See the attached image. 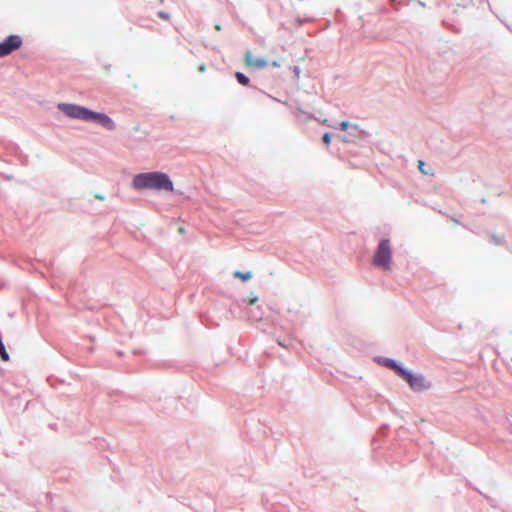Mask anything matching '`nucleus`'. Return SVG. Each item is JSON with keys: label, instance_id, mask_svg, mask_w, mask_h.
<instances>
[{"label": "nucleus", "instance_id": "obj_1", "mask_svg": "<svg viewBox=\"0 0 512 512\" xmlns=\"http://www.w3.org/2000/svg\"><path fill=\"white\" fill-rule=\"evenodd\" d=\"M58 109L70 118L98 122L108 130L115 128L112 119L104 113L94 112L85 107L68 103H59Z\"/></svg>", "mask_w": 512, "mask_h": 512}, {"label": "nucleus", "instance_id": "obj_2", "mask_svg": "<svg viewBox=\"0 0 512 512\" xmlns=\"http://www.w3.org/2000/svg\"><path fill=\"white\" fill-rule=\"evenodd\" d=\"M132 185L137 190L153 189L173 191L174 186L167 174L162 172L139 173L134 176Z\"/></svg>", "mask_w": 512, "mask_h": 512}, {"label": "nucleus", "instance_id": "obj_3", "mask_svg": "<svg viewBox=\"0 0 512 512\" xmlns=\"http://www.w3.org/2000/svg\"><path fill=\"white\" fill-rule=\"evenodd\" d=\"M392 250L388 239L382 240L373 257V264L385 271L391 270Z\"/></svg>", "mask_w": 512, "mask_h": 512}, {"label": "nucleus", "instance_id": "obj_4", "mask_svg": "<svg viewBox=\"0 0 512 512\" xmlns=\"http://www.w3.org/2000/svg\"><path fill=\"white\" fill-rule=\"evenodd\" d=\"M398 375L415 391H423L430 387L429 383L422 375H414L403 368H398Z\"/></svg>", "mask_w": 512, "mask_h": 512}, {"label": "nucleus", "instance_id": "obj_5", "mask_svg": "<svg viewBox=\"0 0 512 512\" xmlns=\"http://www.w3.org/2000/svg\"><path fill=\"white\" fill-rule=\"evenodd\" d=\"M22 38L19 35H10L0 42V57H5L22 46Z\"/></svg>", "mask_w": 512, "mask_h": 512}, {"label": "nucleus", "instance_id": "obj_6", "mask_svg": "<svg viewBox=\"0 0 512 512\" xmlns=\"http://www.w3.org/2000/svg\"><path fill=\"white\" fill-rule=\"evenodd\" d=\"M244 62L246 66L255 69H263L268 65L267 61L261 58H255L250 51L245 53Z\"/></svg>", "mask_w": 512, "mask_h": 512}, {"label": "nucleus", "instance_id": "obj_7", "mask_svg": "<svg viewBox=\"0 0 512 512\" xmlns=\"http://www.w3.org/2000/svg\"><path fill=\"white\" fill-rule=\"evenodd\" d=\"M234 277L241 279L242 281H248L252 278V274H251V272L235 271Z\"/></svg>", "mask_w": 512, "mask_h": 512}, {"label": "nucleus", "instance_id": "obj_8", "mask_svg": "<svg viewBox=\"0 0 512 512\" xmlns=\"http://www.w3.org/2000/svg\"><path fill=\"white\" fill-rule=\"evenodd\" d=\"M235 77H236L237 81L240 84H242L243 86H247L249 84V78L247 76H245L243 73L236 72Z\"/></svg>", "mask_w": 512, "mask_h": 512}, {"label": "nucleus", "instance_id": "obj_9", "mask_svg": "<svg viewBox=\"0 0 512 512\" xmlns=\"http://www.w3.org/2000/svg\"><path fill=\"white\" fill-rule=\"evenodd\" d=\"M424 167H425V162L423 160H418V168L422 174H424V175H433L434 174L433 172L426 171Z\"/></svg>", "mask_w": 512, "mask_h": 512}, {"label": "nucleus", "instance_id": "obj_10", "mask_svg": "<svg viewBox=\"0 0 512 512\" xmlns=\"http://www.w3.org/2000/svg\"><path fill=\"white\" fill-rule=\"evenodd\" d=\"M386 365L390 368H392L397 374H398V368H401L399 365H397L394 361L392 360H387L386 362Z\"/></svg>", "mask_w": 512, "mask_h": 512}, {"label": "nucleus", "instance_id": "obj_11", "mask_svg": "<svg viewBox=\"0 0 512 512\" xmlns=\"http://www.w3.org/2000/svg\"><path fill=\"white\" fill-rule=\"evenodd\" d=\"M323 142L326 144V145H329L330 142H331V135L330 133H325L323 135V138H322Z\"/></svg>", "mask_w": 512, "mask_h": 512}, {"label": "nucleus", "instance_id": "obj_12", "mask_svg": "<svg viewBox=\"0 0 512 512\" xmlns=\"http://www.w3.org/2000/svg\"><path fill=\"white\" fill-rule=\"evenodd\" d=\"M158 16H159L161 19H164V20H169V18H170V17H169V14H168V13H166V12H163V11H160V12L158 13Z\"/></svg>", "mask_w": 512, "mask_h": 512}, {"label": "nucleus", "instance_id": "obj_13", "mask_svg": "<svg viewBox=\"0 0 512 512\" xmlns=\"http://www.w3.org/2000/svg\"><path fill=\"white\" fill-rule=\"evenodd\" d=\"M348 127H349V123H348V122H346V121H342V122L340 123V128H341V130L346 131V130L348 129Z\"/></svg>", "mask_w": 512, "mask_h": 512}, {"label": "nucleus", "instance_id": "obj_14", "mask_svg": "<svg viewBox=\"0 0 512 512\" xmlns=\"http://www.w3.org/2000/svg\"><path fill=\"white\" fill-rule=\"evenodd\" d=\"M257 301H258V297H253V298L249 299L248 304H249V305H253V304H255Z\"/></svg>", "mask_w": 512, "mask_h": 512}, {"label": "nucleus", "instance_id": "obj_15", "mask_svg": "<svg viewBox=\"0 0 512 512\" xmlns=\"http://www.w3.org/2000/svg\"><path fill=\"white\" fill-rule=\"evenodd\" d=\"M272 66H273V67H279V66H280V64H279L277 61H274V62H272Z\"/></svg>", "mask_w": 512, "mask_h": 512}, {"label": "nucleus", "instance_id": "obj_16", "mask_svg": "<svg viewBox=\"0 0 512 512\" xmlns=\"http://www.w3.org/2000/svg\"><path fill=\"white\" fill-rule=\"evenodd\" d=\"M95 197H96L97 199H100V200H103V199H104V197H103V196H101V195H96Z\"/></svg>", "mask_w": 512, "mask_h": 512}, {"label": "nucleus", "instance_id": "obj_17", "mask_svg": "<svg viewBox=\"0 0 512 512\" xmlns=\"http://www.w3.org/2000/svg\"><path fill=\"white\" fill-rule=\"evenodd\" d=\"M215 29H216L217 31H220V30H221V26H220V25H216V26H215Z\"/></svg>", "mask_w": 512, "mask_h": 512}, {"label": "nucleus", "instance_id": "obj_18", "mask_svg": "<svg viewBox=\"0 0 512 512\" xmlns=\"http://www.w3.org/2000/svg\"><path fill=\"white\" fill-rule=\"evenodd\" d=\"M205 70V67L204 66H201L200 67V71H204Z\"/></svg>", "mask_w": 512, "mask_h": 512}]
</instances>
